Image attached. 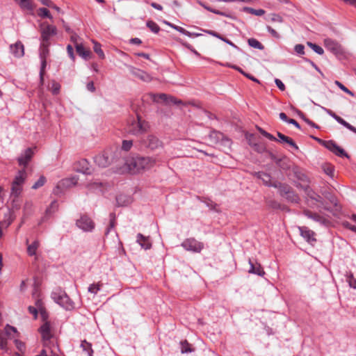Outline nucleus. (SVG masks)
I'll use <instances>...</instances> for the list:
<instances>
[{"label": "nucleus", "mask_w": 356, "mask_h": 356, "mask_svg": "<svg viewBox=\"0 0 356 356\" xmlns=\"http://www.w3.org/2000/svg\"><path fill=\"white\" fill-rule=\"evenodd\" d=\"M157 162L156 157L154 156H136L126 159L122 168L123 172L135 174L142 170H149L153 168Z\"/></svg>", "instance_id": "f257e3e1"}, {"label": "nucleus", "mask_w": 356, "mask_h": 356, "mask_svg": "<svg viewBox=\"0 0 356 356\" xmlns=\"http://www.w3.org/2000/svg\"><path fill=\"white\" fill-rule=\"evenodd\" d=\"M328 200L329 203L324 201L320 195L316 194L312 191H310L308 193V198L307 200V202L308 206L311 207L323 209L324 210L332 212V207H337V200L334 196H330V197Z\"/></svg>", "instance_id": "f03ea898"}, {"label": "nucleus", "mask_w": 356, "mask_h": 356, "mask_svg": "<svg viewBox=\"0 0 356 356\" xmlns=\"http://www.w3.org/2000/svg\"><path fill=\"white\" fill-rule=\"evenodd\" d=\"M26 179V170L24 169L19 170L11 183L10 197L13 198V201L21 195Z\"/></svg>", "instance_id": "7ed1b4c3"}, {"label": "nucleus", "mask_w": 356, "mask_h": 356, "mask_svg": "<svg viewBox=\"0 0 356 356\" xmlns=\"http://www.w3.org/2000/svg\"><path fill=\"white\" fill-rule=\"evenodd\" d=\"M53 300L65 309L70 310L74 308L73 302L70 300L66 293L60 289H57L51 293Z\"/></svg>", "instance_id": "20e7f679"}, {"label": "nucleus", "mask_w": 356, "mask_h": 356, "mask_svg": "<svg viewBox=\"0 0 356 356\" xmlns=\"http://www.w3.org/2000/svg\"><path fill=\"white\" fill-rule=\"evenodd\" d=\"M149 129L148 122L137 115V120L131 122L129 127V132L133 135H140L145 133Z\"/></svg>", "instance_id": "39448f33"}, {"label": "nucleus", "mask_w": 356, "mask_h": 356, "mask_svg": "<svg viewBox=\"0 0 356 356\" xmlns=\"http://www.w3.org/2000/svg\"><path fill=\"white\" fill-rule=\"evenodd\" d=\"M51 43L41 42L40 47V58L41 60V68L40 72V76L41 82L43 81V76L44 74V69L47 65V58L49 54V47Z\"/></svg>", "instance_id": "423d86ee"}, {"label": "nucleus", "mask_w": 356, "mask_h": 356, "mask_svg": "<svg viewBox=\"0 0 356 356\" xmlns=\"http://www.w3.org/2000/svg\"><path fill=\"white\" fill-rule=\"evenodd\" d=\"M325 49L337 56H341L344 54L343 48L336 40L331 38H325L323 41Z\"/></svg>", "instance_id": "0eeeda50"}, {"label": "nucleus", "mask_w": 356, "mask_h": 356, "mask_svg": "<svg viewBox=\"0 0 356 356\" xmlns=\"http://www.w3.org/2000/svg\"><path fill=\"white\" fill-rule=\"evenodd\" d=\"M149 95L150 98L152 99V101L155 102H159L160 101H162L167 104H182V102L181 100H179L172 96H168L164 93H161V94L150 93Z\"/></svg>", "instance_id": "6e6552de"}, {"label": "nucleus", "mask_w": 356, "mask_h": 356, "mask_svg": "<svg viewBox=\"0 0 356 356\" xmlns=\"http://www.w3.org/2000/svg\"><path fill=\"white\" fill-rule=\"evenodd\" d=\"M181 246L187 251L200 252L204 248L202 243L197 241L193 238H187L183 241Z\"/></svg>", "instance_id": "1a4fd4ad"}, {"label": "nucleus", "mask_w": 356, "mask_h": 356, "mask_svg": "<svg viewBox=\"0 0 356 356\" xmlns=\"http://www.w3.org/2000/svg\"><path fill=\"white\" fill-rule=\"evenodd\" d=\"M42 26L41 31V42L50 43V38L55 35L57 33L56 27L49 24H43Z\"/></svg>", "instance_id": "9d476101"}, {"label": "nucleus", "mask_w": 356, "mask_h": 356, "mask_svg": "<svg viewBox=\"0 0 356 356\" xmlns=\"http://www.w3.org/2000/svg\"><path fill=\"white\" fill-rule=\"evenodd\" d=\"M77 227L84 232H91L95 228L94 222L87 216H82L76 222Z\"/></svg>", "instance_id": "9b49d317"}, {"label": "nucleus", "mask_w": 356, "mask_h": 356, "mask_svg": "<svg viewBox=\"0 0 356 356\" xmlns=\"http://www.w3.org/2000/svg\"><path fill=\"white\" fill-rule=\"evenodd\" d=\"M74 169L76 172L84 175H90L92 173V168L88 161L85 159H80L75 162L74 164Z\"/></svg>", "instance_id": "f8f14e48"}, {"label": "nucleus", "mask_w": 356, "mask_h": 356, "mask_svg": "<svg viewBox=\"0 0 356 356\" xmlns=\"http://www.w3.org/2000/svg\"><path fill=\"white\" fill-rule=\"evenodd\" d=\"M94 161L95 163L101 168L107 167L111 162V159L106 152H103L95 156Z\"/></svg>", "instance_id": "ddd939ff"}, {"label": "nucleus", "mask_w": 356, "mask_h": 356, "mask_svg": "<svg viewBox=\"0 0 356 356\" xmlns=\"http://www.w3.org/2000/svg\"><path fill=\"white\" fill-rule=\"evenodd\" d=\"M33 154L34 152L32 148L26 149L17 159L19 165L26 167L32 159Z\"/></svg>", "instance_id": "4468645a"}, {"label": "nucleus", "mask_w": 356, "mask_h": 356, "mask_svg": "<svg viewBox=\"0 0 356 356\" xmlns=\"http://www.w3.org/2000/svg\"><path fill=\"white\" fill-rule=\"evenodd\" d=\"M44 321L45 322L40 327V332L45 343L52 337V333L49 322H48L47 319Z\"/></svg>", "instance_id": "2eb2a0df"}, {"label": "nucleus", "mask_w": 356, "mask_h": 356, "mask_svg": "<svg viewBox=\"0 0 356 356\" xmlns=\"http://www.w3.org/2000/svg\"><path fill=\"white\" fill-rule=\"evenodd\" d=\"M303 213L308 218L314 221L318 222L321 225H326L328 223V220L320 214L311 211L308 209H305Z\"/></svg>", "instance_id": "dca6fc26"}, {"label": "nucleus", "mask_w": 356, "mask_h": 356, "mask_svg": "<svg viewBox=\"0 0 356 356\" xmlns=\"http://www.w3.org/2000/svg\"><path fill=\"white\" fill-rule=\"evenodd\" d=\"M279 188L280 189V192L282 195L284 196L286 199L289 200L291 202H298V197L296 195L293 191H291L290 187L288 186H282L280 185Z\"/></svg>", "instance_id": "f3484780"}, {"label": "nucleus", "mask_w": 356, "mask_h": 356, "mask_svg": "<svg viewBox=\"0 0 356 356\" xmlns=\"http://www.w3.org/2000/svg\"><path fill=\"white\" fill-rule=\"evenodd\" d=\"M146 146L151 149L152 150L157 149L160 147H162L163 143L159 139L153 135H149L147 136L146 140Z\"/></svg>", "instance_id": "a211bd4d"}, {"label": "nucleus", "mask_w": 356, "mask_h": 356, "mask_svg": "<svg viewBox=\"0 0 356 356\" xmlns=\"http://www.w3.org/2000/svg\"><path fill=\"white\" fill-rule=\"evenodd\" d=\"M12 54L17 58H21L24 54V47L20 41H17L10 46Z\"/></svg>", "instance_id": "6ab92c4d"}, {"label": "nucleus", "mask_w": 356, "mask_h": 356, "mask_svg": "<svg viewBox=\"0 0 356 356\" xmlns=\"http://www.w3.org/2000/svg\"><path fill=\"white\" fill-rule=\"evenodd\" d=\"M131 72L135 77L138 78L142 81L149 82L152 80V77L149 74L140 69L132 67Z\"/></svg>", "instance_id": "aec40b11"}, {"label": "nucleus", "mask_w": 356, "mask_h": 356, "mask_svg": "<svg viewBox=\"0 0 356 356\" xmlns=\"http://www.w3.org/2000/svg\"><path fill=\"white\" fill-rule=\"evenodd\" d=\"M78 180L79 179L76 176L72 177L70 178L63 179L58 184L56 188H70L76 186L77 184Z\"/></svg>", "instance_id": "412c9836"}, {"label": "nucleus", "mask_w": 356, "mask_h": 356, "mask_svg": "<svg viewBox=\"0 0 356 356\" xmlns=\"http://www.w3.org/2000/svg\"><path fill=\"white\" fill-rule=\"evenodd\" d=\"M136 241L145 250H149L152 247L149 237L145 236L142 234H138Z\"/></svg>", "instance_id": "4be33fe9"}, {"label": "nucleus", "mask_w": 356, "mask_h": 356, "mask_svg": "<svg viewBox=\"0 0 356 356\" xmlns=\"http://www.w3.org/2000/svg\"><path fill=\"white\" fill-rule=\"evenodd\" d=\"M299 230L301 236L306 239L307 242L315 241L316 239L314 238V232L307 227H300Z\"/></svg>", "instance_id": "5701e85b"}, {"label": "nucleus", "mask_w": 356, "mask_h": 356, "mask_svg": "<svg viewBox=\"0 0 356 356\" xmlns=\"http://www.w3.org/2000/svg\"><path fill=\"white\" fill-rule=\"evenodd\" d=\"M256 175L259 179H261L263 183L266 186H273L275 188H277L280 185V183H275V184H272L270 182V180H271L270 176L265 172H259L256 174Z\"/></svg>", "instance_id": "b1692460"}, {"label": "nucleus", "mask_w": 356, "mask_h": 356, "mask_svg": "<svg viewBox=\"0 0 356 356\" xmlns=\"http://www.w3.org/2000/svg\"><path fill=\"white\" fill-rule=\"evenodd\" d=\"M277 135L279 138L278 139L276 138L275 141H278L280 143H287L288 145L293 147L296 149H298V147L297 146V145L295 143V142L291 138L282 134L280 132H277Z\"/></svg>", "instance_id": "393cba45"}, {"label": "nucleus", "mask_w": 356, "mask_h": 356, "mask_svg": "<svg viewBox=\"0 0 356 356\" xmlns=\"http://www.w3.org/2000/svg\"><path fill=\"white\" fill-rule=\"evenodd\" d=\"M27 245V254L29 256H35L36 252L40 247V242L38 240H35L31 244H29V240L26 241Z\"/></svg>", "instance_id": "a878e982"}, {"label": "nucleus", "mask_w": 356, "mask_h": 356, "mask_svg": "<svg viewBox=\"0 0 356 356\" xmlns=\"http://www.w3.org/2000/svg\"><path fill=\"white\" fill-rule=\"evenodd\" d=\"M75 48L77 54L84 59H88L91 55L90 50L86 49L82 44H76Z\"/></svg>", "instance_id": "bb28decb"}, {"label": "nucleus", "mask_w": 356, "mask_h": 356, "mask_svg": "<svg viewBox=\"0 0 356 356\" xmlns=\"http://www.w3.org/2000/svg\"><path fill=\"white\" fill-rule=\"evenodd\" d=\"M249 264L250 267V269L248 270V272L250 273L256 274L260 276L264 275L265 273L263 270L262 268L261 267L260 264L254 265L250 259L249 260Z\"/></svg>", "instance_id": "cd10ccee"}, {"label": "nucleus", "mask_w": 356, "mask_h": 356, "mask_svg": "<svg viewBox=\"0 0 356 356\" xmlns=\"http://www.w3.org/2000/svg\"><path fill=\"white\" fill-rule=\"evenodd\" d=\"M210 138H214L216 140V142H218L219 140H223L225 143L230 144V140L224 137V135L218 131H213L210 134Z\"/></svg>", "instance_id": "c85d7f7f"}, {"label": "nucleus", "mask_w": 356, "mask_h": 356, "mask_svg": "<svg viewBox=\"0 0 356 356\" xmlns=\"http://www.w3.org/2000/svg\"><path fill=\"white\" fill-rule=\"evenodd\" d=\"M44 346L49 350V356H59L58 354L59 348L57 345L54 343L50 345L48 343H45Z\"/></svg>", "instance_id": "c756f323"}, {"label": "nucleus", "mask_w": 356, "mask_h": 356, "mask_svg": "<svg viewBox=\"0 0 356 356\" xmlns=\"http://www.w3.org/2000/svg\"><path fill=\"white\" fill-rule=\"evenodd\" d=\"M23 9L32 10L33 9L31 0H15Z\"/></svg>", "instance_id": "7c9ffc66"}, {"label": "nucleus", "mask_w": 356, "mask_h": 356, "mask_svg": "<svg viewBox=\"0 0 356 356\" xmlns=\"http://www.w3.org/2000/svg\"><path fill=\"white\" fill-rule=\"evenodd\" d=\"M252 134H250L249 136H247V138L249 139V141H250V138L252 137ZM250 145H252L254 150L257 151L259 153H263L266 151V147L263 144H259V143H252L250 142Z\"/></svg>", "instance_id": "2f4dec72"}, {"label": "nucleus", "mask_w": 356, "mask_h": 356, "mask_svg": "<svg viewBox=\"0 0 356 356\" xmlns=\"http://www.w3.org/2000/svg\"><path fill=\"white\" fill-rule=\"evenodd\" d=\"M81 347L83 350L86 352L88 356H92L93 350L92 349L91 343H88L86 340H83L81 343Z\"/></svg>", "instance_id": "473e14b6"}, {"label": "nucleus", "mask_w": 356, "mask_h": 356, "mask_svg": "<svg viewBox=\"0 0 356 356\" xmlns=\"http://www.w3.org/2000/svg\"><path fill=\"white\" fill-rule=\"evenodd\" d=\"M35 307L40 311L43 320H46L47 317V313L43 307L42 300L39 298L35 300Z\"/></svg>", "instance_id": "72a5a7b5"}, {"label": "nucleus", "mask_w": 356, "mask_h": 356, "mask_svg": "<svg viewBox=\"0 0 356 356\" xmlns=\"http://www.w3.org/2000/svg\"><path fill=\"white\" fill-rule=\"evenodd\" d=\"M102 285V283H101L100 282L97 283H93L88 286V292L95 295L97 293L98 291H100Z\"/></svg>", "instance_id": "f704fd0d"}, {"label": "nucleus", "mask_w": 356, "mask_h": 356, "mask_svg": "<svg viewBox=\"0 0 356 356\" xmlns=\"http://www.w3.org/2000/svg\"><path fill=\"white\" fill-rule=\"evenodd\" d=\"M243 10L247 13H249L250 14L257 15V16H261L265 13V10L263 9L256 10V9H254V8H250V7H244Z\"/></svg>", "instance_id": "c9c22d12"}, {"label": "nucleus", "mask_w": 356, "mask_h": 356, "mask_svg": "<svg viewBox=\"0 0 356 356\" xmlns=\"http://www.w3.org/2000/svg\"><path fill=\"white\" fill-rule=\"evenodd\" d=\"M181 351L182 353H188L193 351V350L191 348V344L186 341H181Z\"/></svg>", "instance_id": "e433bc0d"}, {"label": "nucleus", "mask_w": 356, "mask_h": 356, "mask_svg": "<svg viewBox=\"0 0 356 356\" xmlns=\"http://www.w3.org/2000/svg\"><path fill=\"white\" fill-rule=\"evenodd\" d=\"M198 3L202 6L204 8H205L206 10H207L208 11H210L211 13H213L215 14H217V15H222V16H227V15L223 13V12H221L220 10H215V9H213L212 8L208 6L207 5H206L204 3L202 2V1H197Z\"/></svg>", "instance_id": "4c0bfd02"}, {"label": "nucleus", "mask_w": 356, "mask_h": 356, "mask_svg": "<svg viewBox=\"0 0 356 356\" xmlns=\"http://www.w3.org/2000/svg\"><path fill=\"white\" fill-rule=\"evenodd\" d=\"M307 45H308V46H309V47H310V48H311L314 51H315V52H316V53H317L318 54H319V55H323V53H324V50H323V49L321 47H320V46H318V45H317V44H314V43H312V42H307Z\"/></svg>", "instance_id": "58836bf2"}, {"label": "nucleus", "mask_w": 356, "mask_h": 356, "mask_svg": "<svg viewBox=\"0 0 356 356\" xmlns=\"http://www.w3.org/2000/svg\"><path fill=\"white\" fill-rule=\"evenodd\" d=\"M248 44L253 48L258 49H264V46L261 44V43L254 38H250L248 40Z\"/></svg>", "instance_id": "ea45409f"}, {"label": "nucleus", "mask_w": 356, "mask_h": 356, "mask_svg": "<svg viewBox=\"0 0 356 356\" xmlns=\"http://www.w3.org/2000/svg\"><path fill=\"white\" fill-rule=\"evenodd\" d=\"M49 90L51 91L53 95H57L60 92V85L58 82L52 81L51 86H49Z\"/></svg>", "instance_id": "a19ab883"}, {"label": "nucleus", "mask_w": 356, "mask_h": 356, "mask_svg": "<svg viewBox=\"0 0 356 356\" xmlns=\"http://www.w3.org/2000/svg\"><path fill=\"white\" fill-rule=\"evenodd\" d=\"M147 26L154 33H157L160 31L159 25L153 21H148Z\"/></svg>", "instance_id": "79ce46f5"}, {"label": "nucleus", "mask_w": 356, "mask_h": 356, "mask_svg": "<svg viewBox=\"0 0 356 356\" xmlns=\"http://www.w3.org/2000/svg\"><path fill=\"white\" fill-rule=\"evenodd\" d=\"M38 14L41 17H47L52 19V16L50 15L49 11L45 8H40L38 10Z\"/></svg>", "instance_id": "37998d69"}, {"label": "nucleus", "mask_w": 356, "mask_h": 356, "mask_svg": "<svg viewBox=\"0 0 356 356\" xmlns=\"http://www.w3.org/2000/svg\"><path fill=\"white\" fill-rule=\"evenodd\" d=\"M94 51L101 58H104V54L101 48V44L97 42H94Z\"/></svg>", "instance_id": "c03bdc74"}, {"label": "nucleus", "mask_w": 356, "mask_h": 356, "mask_svg": "<svg viewBox=\"0 0 356 356\" xmlns=\"http://www.w3.org/2000/svg\"><path fill=\"white\" fill-rule=\"evenodd\" d=\"M164 23L184 35H185V33H187V30H186L185 29H184L181 26L175 25L170 22H166V21H165Z\"/></svg>", "instance_id": "a18cd8bd"}, {"label": "nucleus", "mask_w": 356, "mask_h": 356, "mask_svg": "<svg viewBox=\"0 0 356 356\" xmlns=\"http://www.w3.org/2000/svg\"><path fill=\"white\" fill-rule=\"evenodd\" d=\"M46 182V178L44 176H40L38 180L32 186L33 189H37L42 187Z\"/></svg>", "instance_id": "49530a36"}, {"label": "nucleus", "mask_w": 356, "mask_h": 356, "mask_svg": "<svg viewBox=\"0 0 356 356\" xmlns=\"http://www.w3.org/2000/svg\"><path fill=\"white\" fill-rule=\"evenodd\" d=\"M257 130L259 131L261 134H262L264 137L267 138L270 140H276V138L274 137L272 134L268 133L264 129L259 127H257Z\"/></svg>", "instance_id": "de8ad7c7"}, {"label": "nucleus", "mask_w": 356, "mask_h": 356, "mask_svg": "<svg viewBox=\"0 0 356 356\" xmlns=\"http://www.w3.org/2000/svg\"><path fill=\"white\" fill-rule=\"evenodd\" d=\"M334 83L341 90H343V92H345L346 93L351 95V96H354V93L350 91L348 88H347L344 85H343L341 82H339V81H336L334 82Z\"/></svg>", "instance_id": "09e8293b"}, {"label": "nucleus", "mask_w": 356, "mask_h": 356, "mask_svg": "<svg viewBox=\"0 0 356 356\" xmlns=\"http://www.w3.org/2000/svg\"><path fill=\"white\" fill-rule=\"evenodd\" d=\"M110 218H111V219H110V225H109V227L107 228V229H106V231L105 232L106 235H108V234L109 233L110 230L115 227V214L111 213Z\"/></svg>", "instance_id": "8fccbe9b"}, {"label": "nucleus", "mask_w": 356, "mask_h": 356, "mask_svg": "<svg viewBox=\"0 0 356 356\" xmlns=\"http://www.w3.org/2000/svg\"><path fill=\"white\" fill-rule=\"evenodd\" d=\"M0 348L7 350V339L5 337L4 334H0Z\"/></svg>", "instance_id": "3c124183"}, {"label": "nucleus", "mask_w": 356, "mask_h": 356, "mask_svg": "<svg viewBox=\"0 0 356 356\" xmlns=\"http://www.w3.org/2000/svg\"><path fill=\"white\" fill-rule=\"evenodd\" d=\"M102 186V183L101 181H91V182H89L88 184H87V187L89 188V189H96V188H99L100 186Z\"/></svg>", "instance_id": "603ef678"}, {"label": "nucleus", "mask_w": 356, "mask_h": 356, "mask_svg": "<svg viewBox=\"0 0 356 356\" xmlns=\"http://www.w3.org/2000/svg\"><path fill=\"white\" fill-rule=\"evenodd\" d=\"M17 332V330L15 327L10 326L9 325H7L5 327V334L4 335H7L8 337H11L12 333H15Z\"/></svg>", "instance_id": "864d4df0"}, {"label": "nucleus", "mask_w": 356, "mask_h": 356, "mask_svg": "<svg viewBox=\"0 0 356 356\" xmlns=\"http://www.w3.org/2000/svg\"><path fill=\"white\" fill-rule=\"evenodd\" d=\"M333 153H334L336 155L339 156H348V154L346 153L343 149L340 147L339 146H337V148L333 151Z\"/></svg>", "instance_id": "5fc2aeb1"}, {"label": "nucleus", "mask_w": 356, "mask_h": 356, "mask_svg": "<svg viewBox=\"0 0 356 356\" xmlns=\"http://www.w3.org/2000/svg\"><path fill=\"white\" fill-rule=\"evenodd\" d=\"M270 20L272 22H283V18L280 15L275 13L271 14Z\"/></svg>", "instance_id": "6e6d98bb"}, {"label": "nucleus", "mask_w": 356, "mask_h": 356, "mask_svg": "<svg viewBox=\"0 0 356 356\" xmlns=\"http://www.w3.org/2000/svg\"><path fill=\"white\" fill-rule=\"evenodd\" d=\"M133 145L131 140H123L122 145V149L124 151H129Z\"/></svg>", "instance_id": "4d7b16f0"}, {"label": "nucleus", "mask_w": 356, "mask_h": 356, "mask_svg": "<svg viewBox=\"0 0 356 356\" xmlns=\"http://www.w3.org/2000/svg\"><path fill=\"white\" fill-rule=\"evenodd\" d=\"M341 125L344 126L345 127H346L347 129H348L349 130H350L351 131L354 132L356 134V128L353 126H352L350 124H349L348 122H347L346 120H344L343 119H342L340 122V123Z\"/></svg>", "instance_id": "13d9d810"}, {"label": "nucleus", "mask_w": 356, "mask_h": 356, "mask_svg": "<svg viewBox=\"0 0 356 356\" xmlns=\"http://www.w3.org/2000/svg\"><path fill=\"white\" fill-rule=\"evenodd\" d=\"M341 125L344 126L345 127H346L347 129H348L349 130H350L351 131L354 132L356 134V128L353 126H352L350 124H349L348 122H347L346 120H344L343 119H342L340 122V123Z\"/></svg>", "instance_id": "bf43d9fd"}, {"label": "nucleus", "mask_w": 356, "mask_h": 356, "mask_svg": "<svg viewBox=\"0 0 356 356\" xmlns=\"http://www.w3.org/2000/svg\"><path fill=\"white\" fill-rule=\"evenodd\" d=\"M294 50L298 55L305 54V47L303 44H298L294 47Z\"/></svg>", "instance_id": "052dcab7"}, {"label": "nucleus", "mask_w": 356, "mask_h": 356, "mask_svg": "<svg viewBox=\"0 0 356 356\" xmlns=\"http://www.w3.org/2000/svg\"><path fill=\"white\" fill-rule=\"evenodd\" d=\"M325 147L333 152V151L337 148V145L332 140H329L325 143Z\"/></svg>", "instance_id": "680f3d73"}, {"label": "nucleus", "mask_w": 356, "mask_h": 356, "mask_svg": "<svg viewBox=\"0 0 356 356\" xmlns=\"http://www.w3.org/2000/svg\"><path fill=\"white\" fill-rule=\"evenodd\" d=\"M347 282L350 287L356 289V280L353 277V275H350L347 277Z\"/></svg>", "instance_id": "e2e57ef3"}, {"label": "nucleus", "mask_w": 356, "mask_h": 356, "mask_svg": "<svg viewBox=\"0 0 356 356\" xmlns=\"http://www.w3.org/2000/svg\"><path fill=\"white\" fill-rule=\"evenodd\" d=\"M323 170L325 173H326L327 175L330 177L334 176V168L332 165H325L323 167Z\"/></svg>", "instance_id": "0e129e2a"}, {"label": "nucleus", "mask_w": 356, "mask_h": 356, "mask_svg": "<svg viewBox=\"0 0 356 356\" xmlns=\"http://www.w3.org/2000/svg\"><path fill=\"white\" fill-rule=\"evenodd\" d=\"M58 207V203L56 201H54L51 202V205L49 208L47 209L46 212L47 213H51V212L55 211L57 209Z\"/></svg>", "instance_id": "69168bd1"}, {"label": "nucleus", "mask_w": 356, "mask_h": 356, "mask_svg": "<svg viewBox=\"0 0 356 356\" xmlns=\"http://www.w3.org/2000/svg\"><path fill=\"white\" fill-rule=\"evenodd\" d=\"M268 31L271 34V35L275 38H280V34L275 30L273 29L272 27H270V26H267L266 27Z\"/></svg>", "instance_id": "338daca9"}, {"label": "nucleus", "mask_w": 356, "mask_h": 356, "mask_svg": "<svg viewBox=\"0 0 356 356\" xmlns=\"http://www.w3.org/2000/svg\"><path fill=\"white\" fill-rule=\"evenodd\" d=\"M327 113L339 123H340L341 120L343 119L330 110H327Z\"/></svg>", "instance_id": "774afa93"}]
</instances>
